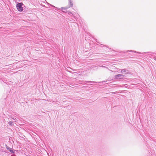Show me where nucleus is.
<instances>
[{"label": "nucleus", "mask_w": 156, "mask_h": 156, "mask_svg": "<svg viewBox=\"0 0 156 156\" xmlns=\"http://www.w3.org/2000/svg\"><path fill=\"white\" fill-rule=\"evenodd\" d=\"M23 5L22 3H18L17 4L16 8L20 12L23 11V9L22 6Z\"/></svg>", "instance_id": "nucleus-1"}, {"label": "nucleus", "mask_w": 156, "mask_h": 156, "mask_svg": "<svg viewBox=\"0 0 156 156\" xmlns=\"http://www.w3.org/2000/svg\"><path fill=\"white\" fill-rule=\"evenodd\" d=\"M115 77L116 79H121L123 78L124 75L122 74H117L115 75Z\"/></svg>", "instance_id": "nucleus-2"}, {"label": "nucleus", "mask_w": 156, "mask_h": 156, "mask_svg": "<svg viewBox=\"0 0 156 156\" xmlns=\"http://www.w3.org/2000/svg\"><path fill=\"white\" fill-rule=\"evenodd\" d=\"M6 148L7 150H9V151H10L11 153H14V152L11 149V148L9 147L8 146H7V145H6Z\"/></svg>", "instance_id": "nucleus-3"}, {"label": "nucleus", "mask_w": 156, "mask_h": 156, "mask_svg": "<svg viewBox=\"0 0 156 156\" xmlns=\"http://www.w3.org/2000/svg\"><path fill=\"white\" fill-rule=\"evenodd\" d=\"M121 73H125L126 74H128V71L126 70L125 69H121Z\"/></svg>", "instance_id": "nucleus-4"}, {"label": "nucleus", "mask_w": 156, "mask_h": 156, "mask_svg": "<svg viewBox=\"0 0 156 156\" xmlns=\"http://www.w3.org/2000/svg\"><path fill=\"white\" fill-rule=\"evenodd\" d=\"M67 8H66L65 7H62L61 9H62V11L65 13L67 12V11H66V9Z\"/></svg>", "instance_id": "nucleus-5"}, {"label": "nucleus", "mask_w": 156, "mask_h": 156, "mask_svg": "<svg viewBox=\"0 0 156 156\" xmlns=\"http://www.w3.org/2000/svg\"><path fill=\"white\" fill-rule=\"evenodd\" d=\"M9 125H10V126H14V123L12 122L11 121H10L9 122Z\"/></svg>", "instance_id": "nucleus-6"}, {"label": "nucleus", "mask_w": 156, "mask_h": 156, "mask_svg": "<svg viewBox=\"0 0 156 156\" xmlns=\"http://www.w3.org/2000/svg\"><path fill=\"white\" fill-rule=\"evenodd\" d=\"M69 3H70V7H73V3H72V2L71 1V0H69Z\"/></svg>", "instance_id": "nucleus-7"}, {"label": "nucleus", "mask_w": 156, "mask_h": 156, "mask_svg": "<svg viewBox=\"0 0 156 156\" xmlns=\"http://www.w3.org/2000/svg\"><path fill=\"white\" fill-rule=\"evenodd\" d=\"M130 51H132V52H134L136 53H139V52H136V51H135L128 50V51H126V52H130Z\"/></svg>", "instance_id": "nucleus-8"}, {"label": "nucleus", "mask_w": 156, "mask_h": 156, "mask_svg": "<svg viewBox=\"0 0 156 156\" xmlns=\"http://www.w3.org/2000/svg\"><path fill=\"white\" fill-rule=\"evenodd\" d=\"M85 82L87 83H97L96 82L92 81H85Z\"/></svg>", "instance_id": "nucleus-9"}, {"label": "nucleus", "mask_w": 156, "mask_h": 156, "mask_svg": "<svg viewBox=\"0 0 156 156\" xmlns=\"http://www.w3.org/2000/svg\"><path fill=\"white\" fill-rule=\"evenodd\" d=\"M68 14L69 15H70L71 14H72L71 12H68Z\"/></svg>", "instance_id": "nucleus-10"}, {"label": "nucleus", "mask_w": 156, "mask_h": 156, "mask_svg": "<svg viewBox=\"0 0 156 156\" xmlns=\"http://www.w3.org/2000/svg\"><path fill=\"white\" fill-rule=\"evenodd\" d=\"M14 120H16V119L15 118H12Z\"/></svg>", "instance_id": "nucleus-11"}, {"label": "nucleus", "mask_w": 156, "mask_h": 156, "mask_svg": "<svg viewBox=\"0 0 156 156\" xmlns=\"http://www.w3.org/2000/svg\"><path fill=\"white\" fill-rule=\"evenodd\" d=\"M102 67H103L106 68H107V67H105V66H102Z\"/></svg>", "instance_id": "nucleus-12"}, {"label": "nucleus", "mask_w": 156, "mask_h": 156, "mask_svg": "<svg viewBox=\"0 0 156 156\" xmlns=\"http://www.w3.org/2000/svg\"><path fill=\"white\" fill-rule=\"evenodd\" d=\"M100 66V67H102V66Z\"/></svg>", "instance_id": "nucleus-13"}]
</instances>
